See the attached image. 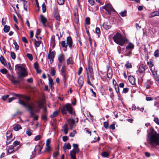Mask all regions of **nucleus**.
<instances>
[{
  "label": "nucleus",
  "mask_w": 159,
  "mask_h": 159,
  "mask_svg": "<svg viewBox=\"0 0 159 159\" xmlns=\"http://www.w3.org/2000/svg\"><path fill=\"white\" fill-rule=\"evenodd\" d=\"M19 103L20 104L22 105L24 107L27 108L30 111L31 116H34V120H37L38 119V117L35 116L34 110H35L36 112H39L42 108L43 107L44 101L43 100H40L37 102L36 103L34 104L33 106L30 104H27L24 101L20 99L19 100Z\"/></svg>",
  "instance_id": "f257e3e1"
},
{
  "label": "nucleus",
  "mask_w": 159,
  "mask_h": 159,
  "mask_svg": "<svg viewBox=\"0 0 159 159\" xmlns=\"http://www.w3.org/2000/svg\"><path fill=\"white\" fill-rule=\"evenodd\" d=\"M150 132L148 134L147 141L152 148H155L159 145V134L152 127L150 128Z\"/></svg>",
  "instance_id": "f03ea898"
},
{
  "label": "nucleus",
  "mask_w": 159,
  "mask_h": 159,
  "mask_svg": "<svg viewBox=\"0 0 159 159\" xmlns=\"http://www.w3.org/2000/svg\"><path fill=\"white\" fill-rule=\"evenodd\" d=\"M16 67L19 71L18 73V78L20 80H24V78L28 75V72L24 68L18 65H16Z\"/></svg>",
  "instance_id": "7ed1b4c3"
},
{
  "label": "nucleus",
  "mask_w": 159,
  "mask_h": 159,
  "mask_svg": "<svg viewBox=\"0 0 159 159\" xmlns=\"http://www.w3.org/2000/svg\"><path fill=\"white\" fill-rule=\"evenodd\" d=\"M114 42L121 46H123L126 42V39L123 37L119 32L116 33L113 37Z\"/></svg>",
  "instance_id": "20e7f679"
},
{
  "label": "nucleus",
  "mask_w": 159,
  "mask_h": 159,
  "mask_svg": "<svg viewBox=\"0 0 159 159\" xmlns=\"http://www.w3.org/2000/svg\"><path fill=\"white\" fill-rule=\"evenodd\" d=\"M61 113L64 114H66L68 112L72 115H75V113L73 110V108L70 104L67 103L61 109Z\"/></svg>",
  "instance_id": "39448f33"
},
{
  "label": "nucleus",
  "mask_w": 159,
  "mask_h": 159,
  "mask_svg": "<svg viewBox=\"0 0 159 159\" xmlns=\"http://www.w3.org/2000/svg\"><path fill=\"white\" fill-rule=\"evenodd\" d=\"M102 8L105 9L109 14H111L112 12L115 11V10L110 4L107 3L105 6H103Z\"/></svg>",
  "instance_id": "423d86ee"
},
{
  "label": "nucleus",
  "mask_w": 159,
  "mask_h": 159,
  "mask_svg": "<svg viewBox=\"0 0 159 159\" xmlns=\"http://www.w3.org/2000/svg\"><path fill=\"white\" fill-rule=\"evenodd\" d=\"M61 75L63 78L64 82H66L67 80L66 76L68 73L66 71V69L64 66H63L61 70Z\"/></svg>",
  "instance_id": "0eeeda50"
},
{
  "label": "nucleus",
  "mask_w": 159,
  "mask_h": 159,
  "mask_svg": "<svg viewBox=\"0 0 159 159\" xmlns=\"http://www.w3.org/2000/svg\"><path fill=\"white\" fill-rule=\"evenodd\" d=\"M145 66L141 64L139 66L138 72L142 77H143L145 74Z\"/></svg>",
  "instance_id": "6e6552de"
},
{
  "label": "nucleus",
  "mask_w": 159,
  "mask_h": 159,
  "mask_svg": "<svg viewBox=\"0 0 159 159\" xmlns=\"http://www.w3.org/2000/svg\"><path fill=\"white\" fill-rule=\"evenodd\" d=\"M153 84V82L150 80H148L145 82L143 85V87L146 89L151 88Z\"/></svg>",
  "instance_id": "1a4fd4ad"
},
{
  "label": "nucleus",
  "mask_w": 159,
  "mask_h": 159,
  "mask_svg": "<svg viewBox=\"0 0 159 159\" xmlns=\"http://www.w3.org/2000/svg\"><path fill=\"white\" fill-rule=\"evenodd\" d=\"M55 52V51L51 52V50L50 48L49 49V52L48 54V58L50 60V63H52L53 61V59L54 57V55Z\"/></svg>",
  "instance_id": "9d476101"
},
{
  "label": "nucleus",
  "mask_w": 159,
  "mask_h": 159,
  "mask_svg": "<svg viewBox=\"0 0 159 159\" xmlns=\"http://www.w3.org/2000/svg\"><path fill=\"white\" fill-rule=\"evenodd\" d=\"M147 64L152 72L156 70L153 62L150 59L147 60Z\"/></svg>",
  "instance_id": "9b49d317"
},
{
  "label": "nucleus",
  "mask_w": 159,
  "mask_h": 159,
  "mask_svg": "<svg viewBox=\"0 0 159 159\" xmlns=\"http://www.w3.org/2000/svg\"><path fill=\"white\" fill-rule=\"evenodd\" d=\"M84 77L82 76H80L79 78L78 83L79 84V86L80 87V89L84 83Z\"/></svg>",
  "instance_id": "f8f14e48"
},
{
  "label": "nucleus",
  "mask_w": 159,
  "mask_h": 159,
  "mask_svg": "<svg viewBox=\"0 0 159 159\" xmlns=\"http://www.w3.org/2000/svg\"><path fill=\"white\" fill-rule=\"evenodd\" d=\"M154 78L158 84H159V74H157V71L156 70L152 72Z\"/></svg>",
  "instance_id": "ddd939ff"
},
{
  "label": "nucleus",
  "mask_w": 159,
  "mask_h": 159,
  "mask_svg": "<svg viewBox=\"0 0 159 159\" xmlns=\"http://www.w3.org/2000/svg\"><path fill=\"white\" fill-rule=\"evenodd\" d=\"M42 148L39 145L36 146L34 149V152L36 154H40Z\"/></svg>",
  "instance_id": "4468645a"
},
{
  "label": "nucleus",
  "mask_w": 159,
  "mask_h": 159,
  "mask_svg": "<svg viewBox=\"0 0 159 159\" xmlns=\"http://www.w3.org/2000/svg\"><path fill=\"white\" fill-rule=\"evenodd\" d=\"M66 42L67 44L69 45V47L70 49H71L72 46L73 44V42L71 38L70 37H68L67 38Z\"/></svg>",
  "instance_id": "2eb2a0df"
},
{
  "label": "nucleus",
  "mask_w": 159,
  "mask_h": 159,
  "mask_svg": "<svg viewBox=\"0 0 159 159\" xmlns=\"http://www.w3.org/2000/svg\"><path fill=\"white\" fill-rule=\"evenodd\" d=\"M77 153H78L77 151L74 149H72L70 151V156L71 159H76L75 155Z\"/></svg>",
  "instance_id": "dca6fc26"
},
{
  "label": "nucleus",
  "mask_w": 159,
  "mask_h": 159,
  "mask_svg": "<svg viewBox=\"0 0 159 159\" xmlns=\"http://www.w3.org/2000/svg\"><path fill=\"white\" fill-rule=\"evenodd\" d=\"M40 17L41 22L45 27H46V23L47 21V19L43 15H41Z\"/></svg>",
  "instance_id": "f3484780"
},
{
  "label": "nucleus",
  "mask_w": 159,
  "mask_h": 159,
  "mask_svg": "<svg viewBox=\"0 0 159 159\" xmlns=\"http://www.w3.org/2000/svg\"><path fill=\"white\" fill-rule=\"evenodd\" d=\"M34 66L37 73H40L41 72V70L39 69V66L37 62H36L34 63Z\"/></svg>",
  "instance_id": "a211bd4d"
},
{
  "label": "nucleus",
  "mask_w": 159,
  "mask_h": 159,
  "mask_svg": "<svg viewBox=\"0 0 159 159\" xmlns=\"http://www.w3.org/2000/svg\"><path fill=\"white\" fill-rule=\"evenodd\" d=\"M54 18L55 19L58 21H60V17L59 13L57 10H55L54 15Z\"/></svg>",
  "instance_id": "6ab92c4d"
},
{
  "label": "nucleus",
  "mask_w": 159,
  "mask_h": 159,
  "mask_svg": "<svg viewBox=\"0 0 159 159\" xmlns=\"http://www.w3.org/2000/svg\"><path fill=\"white\" fill-rule=\"evenodd\" d=\"M128 79L129 82L131 84L134 85L135 84V79L133 76H129Z\"/></svg>",
  "instance_id": "aec40b11"
},
{
  "label": "nucleus",
  "mask_w": 159,
  "mask_h": 159,
  "mask_svg": "<svg viewBox=\"0 0 159 159\" xmlns=\"http://www.w3.org/2000/svg\"><path fill=\"white\" fill-rule=\"evenodd\" d=\"M6 136H7V140H11V137H12V134H11V131H7L6 133Z\"/></svg>",
  "instance_id": "412c9836"
},
{
  "label": "nucleus",
  "mask_w": 159,
  "mask_h": 159,
  "mask_svg": "<svg viewBox=\"0 0 159 159\" xmlns=\"http://www.w3.org/2000/svg\"><path fill=\"white\" fill-rule=\"evenodd\" d=\"M10 80L15 84H18L20 83L19 81L16 80L13 76H12L11 77Z\"/></svg>",
  "instance_id": "4be33fe9"
},
{
  "label": "nucleus",
  "mask_w": 159,
  "mask_h": 159,
  "mask_svg": "<svg viewBox=\"0 0 159 159\" xmlns=\"http://www.w3.org/2000/svg\"><path fill=\"white\" fill-rule=\"evenodd\" d=\"M26 157L28 159H31L33 157V152L31 151L28 152L26 154Z\"/></svg>",
  "instance_id": "5701e85b"
},
{
  "label": "nucleus",
  "mask_w": 159,
  "mask_h": 159,
  "mask_svg": "<svg viewBox=\"0 0 159 159\" xmlns=\"http://www.w3.org/2000/svg\"><path fill=\"white\" fill-rule=\"evenodd\" d=\"M58 59L60 63H61L64 59V55L62 54H60L59 55Z\"/></svg>",
  "instance_id": "b1692460"
},
{
  "label": "nucleus",
  "mask_w": 159,
  "mask_h": 159,
  "mask_svg": "<svg viewBox=\"0 0 159 159\" xmlns=\"http://www.w3.org/2000/svg\"><path fill=\"white\" fill-rule=\"evenodd\" d=\"M66 62L67 65H69V64H73L74 63V62L73 61L72 57H70L68 59L66 60Z\"/></svg>",
  "instance_id": "393cba45"
},
{
  "label": "nucleus",
  "mask_w": 159,
  "mask_h": 159,
  "mask_svg": "<svg viewBox=\"0 0 159 159\" xmlns=\"http://www.w3.org/2000/svg\"><path fill=\"white\" fill-rule=\"evenodd\" d=\"M75 12L74 13L75 16V20L76 22H78V9H77L75 11Z\"/></svg>",
  "instance_id": "a878e982"
},
{
  "label": "nucleus",
  "mask_w": 159,
  "mask_h": 159,
  "mask_svg": "<svg viewBox=\"0 0 159 159\" xmlns=\"http://www.w3.org/2000/svg\"><path fill=\"white\" fill-rule=\"evenodd\" d=\"M159 16V12L158 11H154L150 13L149 15V17L150 18L156 16Z\"/></svg>",
  "instance_id": "bb28decb"
},
{
  "label": "nucleus",
  "mask_w": 159,
  "mask_h": 159,
  "mask_svg": "<svg viewBox=\"0 0 159 159\" xmlns=\"http://www.w3.org/2000/svg\"><path fill=\"white\" fill-rule=\"evenodd\" d=\"M88 69L89 74L93 73L92 68V66L91 64H88Z\"/></svg>",
  "instance_id": "cd10ccee"
},
{
  "label": "nucleus",
  "mask_w": 159,
  "mask_h": 159,
  "mask_svg": "<svg viewBox=\"0 0 159 159\" xmlns=\"http://www.w3.org/2000/svg\"><path fill=\"white\" fill-rule=\"evenodd\" d=\"M11 94L13 96H15L16 97H18L19 98V99H20V98H24V97L23 95L20 94H16L14 93H11Z\"/></svg>",
  "instance_id": "c85d7f7f"
},
{
  "label": "nucleus",
  "mask_w": 159,
  "mask_h": 159,
  "mask_svg": "<svg viewBox=\"0 0 159 159\" xmlns=\"http://www.w3.org/2000/svg\"><path fill=\"white\" fill-rule=\"evenodd\" d=\"M41 43V41L39 40L36 41L34 40V45L35 47L37 48L38 47Z\"/></svg>",
  "instance_id": "c756f323"
},
{
  "label": "nucleus",
  "mask_w": 159,
  "mask_h": 159,
  "mask_svg": "<svg viewBox=\"0 0 159 159\" xmlns=\"http://www.w3.org/2000/svg\"><path fill=\"white\" fill-rule=\"evenodd\" d=\"M63 128L64 129L65 134H66L68 133V130L69 129L67 124H65L63 126Z\"/></svg>",
  "instance_id": "7c9ffc66"
},
{
  "label": "nucleus",
  "mask_w": 159,
  "mask_h": 159,
  "mask_svg": "<svg viewBox=\"0 0 159 159\" xmlns=\"http://www.w3.org/2000/svg\"><path fill=\"white\" fill-rule=\"evenodd\" d=\"M73 146L74 148L73 149H74L75 150L77 151V152H80V149L78 148V144L73 143Z\"/></svg>",
  "instance_id": "2f4dec72"
},
{
  "label": "nucleus",
  "mask_w": 159,
  "mask_h": 159,
  "mask_svg": "<svg viewBox=\"0 0 159 159\" xmlns=\"http://www.w3.org/2000/svg\"><path fill=\"white\" fill-rule=\"evenodd\" d=\"M21 129L22 127L21 126L18 124L16 125L13 128V129L15 131H18Z\"/></svg>",
  "instance_id": "473e14b6"
},
{
  "label": "nucleus",
  "mask_w": 159,
  "mask_h": 159,
  "mask_svg": "<svg viewBox=\"0 0 159 159\" xmlns=\"http://www.w3.org/2000/svg\"><path fill=\"white\" fill-rule=\"evenodd\" d=\"M103 28L106 30H108L111 28V26L107 25L106 23H104L102 24Z\"/></svg>",
  "instance_id": "72a5a7b5"
},
{
  "label": "nucleus",
  "mask_w": 159,
  "mask_h": 159,
  "mask_svg": "<svg viewBox=\"0 0 159 159\" xmlns=\"http://www.w3.org/2000/svg\"><path fill=\"white\" fill-rule=\"evenodd\" d=\"M49 84L50 85L51 89L53 87L52 85L54 84V83L52 79L50 77H49Z\"/></svg>",
  "instance_id": "f704fd0d"
},
{
  "label": "nucleus",
  "mask_w": 159,
  "mask_h": 159,
  "mask_svg": "<svg viewBox=\"0 0 159 159\" xmlns=\"http://www.w3.org/2000/svg\"><path fill=\"white\" fill-rule=\"evenodd\" d=\"M69 123L70 125V127H71V125H74L75 123V120L74 119H70L68 120ZM71 129H72V128H71Z\"/></svg>",
  "instance_id": "c9c22d12"
},
{
  "label": "nucleus",
  "mask_w": 159,
  "mask_h": 159,
  "mask_svg": "<svg viewBox=\"0 0 159 159\" xmlns=\"http://www.w3.org/2000/svg\"><path fill=\"white\" fill-rule=\"evenodd\" d=\"M56 74V70L54 67L51 68V74L52 76L55 75Z\"/></svg>",
  "instance_id": "e433bc0d"
},
{
  "label": "nucleus",
  "mask_w": 159,
  "mask_h": 159,
  "mask_svg": "<svg viewBox=\"0 0 159 159\" xmlns=\"http://www.w3.org/2000/svg\"><path fill=\"white\" fill-rule=\"evenodd\" d=\"M89 72L88 71H87V82L88 84L90 85H91L92 86H93V85L91 83L90 79H89Z\"/></svg>",
  "instance_id": "4c0bfd02"
},
{
  "label": "nucleus",
  "mask_w": 159,
  "mask_h": 159,
  "mask_svg": "<svg viewBox=\"0 0 159 159\" xmlns=\"http://www.w3.org/2000/svg\"><path fill=\"white\" fill-rule=\"evenodd\" d=\"M109 154L107 152H103L101 154L102 156L103 157H108Z\"/></svg>",
  "instance_id": "58836bf2"
},
{
  "label": "nucleus",
  "mask_w": 159,
  "mask_h": 159,
  "mask_svg": "<svg viewBox=\"0 0 159 159\" xmlns=\"http://www.w3.org/2000/svg\"><path fill=\"white\" fill-rule=\"evenodd\" d=\"M0 61L1 62V63L4 65H5L6 64V62L5 60V59L4 58L3 56H1V57H0Z\"/></svg>",
  "instance_id": "ea45409f"
},
{
  "label": "nucleus",
  "mask_w": 159,
  "mask_h": 159,
  "mask_svg": "<svg viewBox=\"0 0 159 159\" xmlns=\"http://www.w3.org/2000/svg\"><path fill=\"white\" fill-rule=\"evenodd\" d=\"M10 29V27L9 26H7V25H5V26L3 30L4 31L6 32L7 33L9 32Z\"/></svg>",
  "instance_id": "a19ab883"
},
{
  "label": "nucleus",
  "mask_w": 159,
  "mask_h": 159,
  "mask_svg": "<svg viewBox=\"0 0 159 159\" xmlns=\"http://www.w3.org/2000/svg\"><path fill=\"white\" fill-rule=\"evenodd\" d=\"M14 150L13 147H10L9 148L8 150V153L11 154L14 152Z\"/></svg>",
  "instance_id": "79ce46f5"
},
{
  "label": "nucleus",
  "mask_w": 159,
  "mask_h": 159,
  "mask_svg": "<svg viewBox=\"0 0 159 159\" xmlns=\"http://www.w3.org/2000/svg\"><path fill=\"white\" fill-rule=\"evenodd\" d=\"M63 147H65V148L68 149H70L71 148V146L69 143L66 144V143H65Z\"/></svg>",
  "instance_id": "37998d69"
},
{
  "label": "nucleus",
  "mask_w": 159,
  "mask_h": 159,
  "mask_svg": "<svg viewBox=\"0 0 159 159\" xmlns=\"http://www.w3.org/2000/svg\"><path fill=\"white\" fill-rule=\"evenodd\" d=\"M58 114V112L57 111H55L50 116V117L52 118L54 117L57 116Z\"/></svg>",
  "instance_id": "c03bdc74"
},
{
  "label": "nucleus",
  "mask_w": 159,
  "mask_h": 159,
  "mask_svg": "<svg viewBox=\"0 0 159 159\" xmlns=\"http://www.w3.org/2000/svg\"><path fill=\"white\" fill-rule=\"evenodd\" d=\"M127 11L125 10L124 11L121 12L120 13V15L122 17L125 16H126Z\"/></svg>",
  "instance_id": "a18cd8bd"
},
{
  "label": "nucleus",
  "mask_w": 159,
  "mask_h": 159,
  "mask_svg": "<svg viewBox=\"0 0 159 159\" xmlns=\"http://www.w3.org/2000/svg\"><path fill=\"white\" fill-rule=\"evenodd\" d=\"M134 47V45L133 44H130L128 45L126 47V48L127 49H132Z\"/></svg>",
  "instance_id": "49530a36"
},
{
  "label": "nucleus",
  "mask_w": 159,
  "mask_h": 159,
  "mask_svg": "<svg viewBox=\"0 0 159 159\" xmlns=\"http://www.w3.org/2000/svg\"><path fill=\"white\" fill-rule=\"evenodd\" d=\"M42 9L43 13L45 12L46 11V6L45 4L44 3L42 5Z\"/></svg>",
  "instance_id": "de8ad7c7"
},
{
  "label": "nucleus",
  "mask_w": 159,
  "mask_h": 159,
  "mask_svg": "<svg viewBox=\"0 0 159 159\" xmlns=\"http://www.w3.org/2000/svg\"><path fill=\"white\" fill-rule=\"evenodd\" d=\"M109 92L110 93V97L111 98L113 97L114 96V93H113V90H112V89L111 88H110L109 89Z\"/></svg>",
  "instance_id": "09e8293b"
},
{
  "label": "nucleus",
  "mask_w": 159,
  "mask_h": 159,
  "mask_svg": "<svg viewBox=\"0 0 159 159\" xmlns=\"http://www.w3.org/2000/svg\"><path fill=\"white\" fill-rule=\"evenodd\" d=\"M61 45L63 48H67V45L66 44V43L65 41H63L61 42Z\"/></svg>",
  "instance_id": "8fccbe9b"
},
{
  "label": "nucleus",
  "mask_w": 159,
  "mask_h": 159,
  "mask_svg": "<svg viewBox=\"0 0 159 159\" xmlns=\"http://www.w3.org/2000/svg\"><path fill=\"white\" fill-rule=\"evenodd\" d=\"M57 3L60 5H63L65 2V0H57Z\"/></svg>",
  "instance_id": "3c124183"
},
{
  "label": "nucleus",
  "mask_w": 159,
  "mask_h": 159,
  "mask_svg": "<svg viewBox=\"0 0 159 159\" xmlns=\"http://www.w3.org/2000/svg\"><path fill=\"white\" fill-rule=\"evenodd\" d=\"M11 56L12 59L14 60L16 59V54L14 52H11Z\"/></svg>",
  "instance_id": "603ef678"
},
{
  "label": "nucleus",
  "mask_w": 159,
  "mask_h": 159,
  "mask_svg": "<svg viewBox=\"0 0 159 159\" xmlns=\"http://www.w3.org/2000/svg\"><path fill=\"white\" fill-rule=\"evenodd\" d=\"M125 67L127 68H130L132 67V66L131 63H129V62H127L125 65Z\"/></svg>",
  "instance_id": "864d4df0"
},
{
  "label": "nucleus",
  "mask_w": 159,
  "mask_h": 159,
  "mask_svg": "<svg viewBox=\"0 0 159 159\" xmlns=\"http://www.w3.org/2000/svg\"><path fill=\"white\" fill-rule=\"evenodd\" d=\"M26 56L30 61H32L33 60V57L31 54L27 53L26 55Z\"/></svg>",
  "instance_id": "5fc2aeb1"
},
{
  "label": "nucleus",
  "mask_w": 159,
  "mask_h": 159,
  "mask_svg": "<svg viewBox=\"0 0 159 159\" xmlns=\"http://www.w3.org/2000/svg\"><path fill=\"white\" fill-rule=\"evenodd\" d=\"M154 55L156 57H159V50H157L154 52Z\"/></svg>",
  "instance_id": "6e6d98bb"
},
{
  "label": "nucleus",
  "mask_w": 159,
  "mask_h": 159,
  "mask_svg": "<svg viewBox=\"0 0 159 159\" xmlns=\"http://www.w3.org/2000/svg\"><path fill=\"white\" fill-rule=\"evenodd\" d=\"M85 23L86 24L89 25L90 24V19L89 17H87L85 20Z\"/></svg>",
  "instance_id": "4d7b16f0"
},
{
  "label": "nucleus",
  "mask_w": 159,
  "mask_h": 159,
  "mask_svg": "<svg viewBox=\"0 0 159 159\" xmlns=\"http://www.w3.org/2000/svg\"><path fill=\"white\" fill-rule=\"evenodd\" d=\"M14 45H15V49L17 51L19 49V46L18 45L17 43L16 42H14L13 43Z\"/></svg>",
  "instance_id": "13d9d810"
},
{
  "label": "nucleus",
  "mask_w": 159,
  "mask_h": 159,
  "mask_svg": "<svg viewBox=\"0 0 159 159\" xmlns=\"http://www.w3.org/2000/svg\"><path fill=\"white\" fill-rule=\"evenodd\" d=\"M0 72L3 74H6L7 72V70L6 69H1L0 70Z\"/></svg>",
  "instance_id": "bf43d9fd"
},
{
  "label": "nucleus",
  "mask_w": 159,
  "mask_h": 159,
  "mask_svg": "<svg viewBox=\"0 0 159 159\" xmlns=\"http://www.w3.org/2000/svg\"><path fill=\"white\" fill-rule=\"evenodd\" d=\"M154 121L156 124L159 125V119L158 118L155 117Z\"/></svg>",
  "instance_id": "052dcab7"
},
{
  "label": "nucleus",
  "mask_w": 159,
  "mask_h": 159,
  "mask_svg": "<svg viewBox=\"0 0 159 159\" xmlns=\"http://www.w3.org/2000/svg\"><path fill=\"white\" fill-rule=\"evenodd\" d=\"M83 70V68L81 67H80L78 71V75H80L81 74Z\"/></svg>",
  "instance_id": "680f3d73"
},
{
  "label": "nucleus",
  "mask_w": 159,
  "mask_h": 159,
  "mask_svg": "<svg viewBox=\"0 0 159 159\" xmlns=\"http://www.w3.org/2000/svg\"><path fill=\"white\" fill-rule=\"evenodd\" d=\"M107 77L108 78H111L112 77V74L111 72H109L108 71L107 72Z\"/></svg>",
  "instance_id": "e2e57ef3"
},
{
  "label": "nucleus",
  "mask_w": 159,
  "mask_h": 159,
  "mask_svg": "<svg viewBox=\"0 0 159 159\" xmlns=\"http://www.w3.org/2000/svg\"><path fill=\"white\" fill-rule=\"evenodd\" d=\"M26 134L29 136H30L32 133L31 132V130L29 129H28L26 131Z\"/></svg>",
  "instance_id": "0e129e2a"
},
{
  "label": "nucleus",
  "mask_w": 159,
  "mask_h": 159,
  "mask_svg": "<svg viewBox=\"0 0 159 159\" xmlns=\"http://www.w3.org/2000/svg\"><path fill=\"white\" fill-rule=\"evenodd\" d=\"M88 2L91 6H93L95 3L94 0H88Z\"/></svg>",
  "instance_id": "69168bd1"
},
{
  "label": "nucleus",
  "mask_w": 159,
  "mask_h": 159,
  "mask_svg": "<svg viewBox=\"0 0 159 159\" xmlns=\"http://www.w3.org/2000/svg\"><path fill=\"white\" fill-rule=\"evenodd\" d=\"M96 32L98 34H99L100 33V30L99 28L97 27L96 28Z\"/></svg>",
  "instance_id": "338daca9"
},
{
  "label": "nucleus",
  "mask_w": 159,
  "mask_h": 159,
  "mask_svg": "<svg viewBox=\"0 0 159 159\" xmlns=\"http://www.w3.org/2000/svg\"><path fill=\"white\" fill-rule=\"evenodd\" d=\"M108 123L107 122H105L103 123V126L104 127L107 129V128L108 126Z\"/></svg>",
  "instance_id": "774afa93"
}]
</instances>
